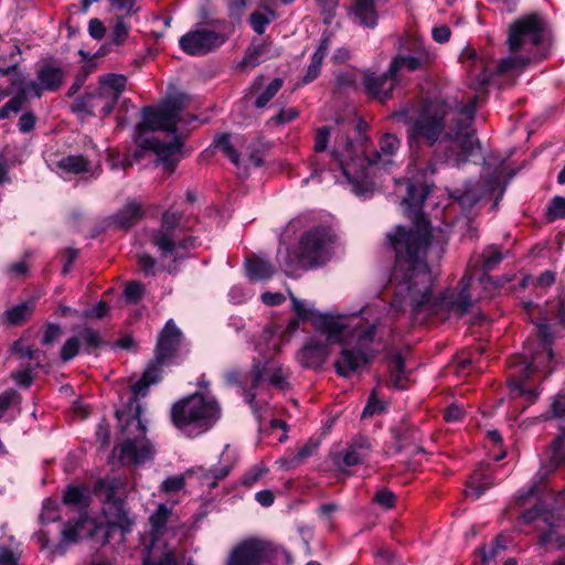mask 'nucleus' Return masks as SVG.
Wrapping results in <instances>:
<instances>
[{"label": "nucleus", "mask_w": 565, "mask_h": 565, "mask_svg": "<svg viewBox=\"0 0 565 565\" xmlns=\"http://www.w3.org/2000/svg\"><path fill=\"white\" fill-rule=\"evenodd\" d=\"M299 328V318L290 319L288 324L286 326L284 331H279L278 327L271 326L267 327L263 334H262V341L266 345V351L269 353H278L280 351V342L276 339V335H278L282 339L286 338L285 341H288L290 335Z\"/></svg>", "instance_id": "obj_25"}, {"label": "nucleus", "mask_w": 565, "mask_h": 565, "mask_svg": "<svg viewBox=\"0 0 565 565\" xmlns=\"http://www.w3.org/2000/svg\"><path fill=\"white\" fill-rule=\"evenodd\" d=\"M141 205L137 202H128L114 215L113 218L118 226L128 228L135 225L141 218Z\"/></svg>", "instance_id": "obj_29"}, {"label": "nucleus", "mask_w": 565, "mask_h": 565, "mask_svg": "<svg viewBox=\"0 0 565 565\" xmlns=\"http://www.w3.org/2000/svg\"><path fill=\"white\" fill-rule=\"evenodd\" d=\"M374 501L385 509H391L395 503V495L392 491L382 489L376 492Z\"/></svg>", "instance_id": "obj_59"}, {"label": "nucleus", "mask_w": 565, "mask_h": 565, "mask_svg": "<svg viewBox=\"0 0 565 565\" xmlns=\"http://www.w3.org/2000/svg\"><path fill=\"white\" fill-rule=\"evenodd\" d=\"M228 297L233 303L239 305L247 301L252 297V292L242 286H233L228 292Z\"/></svg>", "instance_id": "obj_56"}, {"label": "nucleus", "mask_w": 565, "mask_h": 565, "mask_svg": "<svg viewBox=\"0 0 565 565\" xmlns=\"http://www.w3.org/2000/svg\"><path fill=\"white\" fill-rule=\"evenodd\" d=\"M35 116L31 111L23 113L19 119L18 127L21 132H30L35 126Z\"/></svg>", "instance_id": "obj_60"}, {"label": "nucleus", "mask_w": 565, "mask_h": 565, "mask_svg": "<svg viewBox=\"0 0 565 565\" xmlns=\"http://www.w3.org/2000/svg\"><path fill=\"white\" fill-rule=\"evenodd\" d=\"M202 472V478L206 481L207 486L214 487L216 481L224 478L228 473V468H221L216 470L204 471L202 468L198 469Z\"/></svg>", "instance_id": "obj_52"}, {"label": "nucleus", "mask_w": 565, "mask_h": 565, "mask_svg": "<svg viewBox=\"0 0 565 565\" xmlns=\"http://www.w3.org/2000/svg\"><path fill=\"white\" fill-rule=\"evenodd\" d=\"M428 192L427 186L407 182V195L402 205L404 213L415 225L411 228L396 226L387 234V239L395 252V265L390 279L393 300L387 310L392 318L407 310L413 313H445L447 317H460L472 303L469 292L471 276L462 277L459 290H448L438 300H431L433 275L426 259L433 253L439 257L446 237L443 231L430 228L422 214Z\"/></svg>", "instance_id": "obj_1"}, {"label": "nucleus", "mask_w": 565, "mask_h": 565, "mask_svg": "<svg viewBox=\"0 0 565 565\" xmlns=\"http://www.w3.org/2000/svg\"><path fill=\"white\" fill-rule=\"evenodd\" d=\"M327 49L321 44L318 50L313 53L311 56V62L308 66L307 73L305 74L302 78L303 84H308L312 81H315L321 71L322 61L326 56Z\"/></svg>", "instance_id": "obj_36"}, {"label": "nucleus", "mask_w": 565, "mask_h": 565, "mask_svg": "<svg viewBox=\"0 0 565 565\" xmlns=\"http://www.w3.org/2000/svg\"><path fill=\"white\" fill-rule=\"evenodd\" d=\"M94 490L103 500L102 512L105 522H96L94 519L88 518L86 513H82L75 523L67 522L65 524L62 532V543L50 550V554L56 552L63 554V544H73L79 539L93 537L98 534H102L103 543H107L109 531L115 527L120 529L124 533L130 531L132 520L129 518L121 499L125 492L124 482L118 478L100 480Z\"/></svg>", "instance_id": "obj_8"}, {"label": "nucleus", "mask_w": 565, "mask_h": 565, "mask_svg": "<svg viewBox=\"0 0 565 565\" xmlns=\"http://www.w3.org/2000/svg\"><path fill=\"white\" fill-rule=\"evenodd\" d=\"M189 104V97L177 94L163 100L157 107H146L142 110L140 127L147 130H161L174 134L179 122L190 124L198 118L193 115L183 116L182 111Z\"/></svg>", "instance_id": "obj_12"}, {"label": "nucleus", "mask_w": 565, "mask_h": 565, "mask_svg": "<svg viewBox=\"0 0 565 565\" xmlns=\"http://www.w3.org/2000/svg\"><path fill=\"white\" fill-rule=\"evenodd\" d=\"M370 444L365 437L355 438L345 449L343 462L351 467L359 465L369 454Z\"/></svg>", "instance_id": "obj_28"}, {"label": "nucleus", "mask_w": 565, "mask_h": 565, "mask_svg": "<svg viewBox=\"0 0 565 565\" xmlns=\"http://www.w3.org/2000/svg\"><path fill=\"white\" fill-rule=\"evenodd\" d=\"M491 486L490 477L483 472H475L467 482L466 494L479 499Z\"/></svg>", "instance_id": "obj_34"}, {"label": "nucleus", "mask_w": 565, "mask_h": 565, "mask_svg": "<svg viewBox=\"0 0 565 565\" xmlns=\"http://www.w3.org/2000/svg\"><path fill=\"white\" fill-rule=\"evenodd\" d=\"M275 273L270 263L260 258H252L246 260V274L250 280H266Z\"/></svg>", "instance_id": "obj_30"}, {"label": "nucleus", "mask_w": 565, "mask_h": 565, "mask_svg": "<svg viewBox=\"0 0 565 565\" xmlns=\"http://www.w3.org/2000/svg\"><path fill=\"white\" fill-rule=\"evenodd\" d=\"M358 81V73L355 71L341 72L337 76V84L339 87L349 88L354 87Z\"/></svg>", "instance_id": "obj_55"}, {"label": "nucleus", "mask_w": 565, "mask_h": 565, "mask_svg": "<svg viewBox=\"0 0 565 565\" xmlns=\"http://www.w3.org/2000/svg\"><path fill=\"white\" fill-rule=\"evenodd\" d=\"M17 397L18 394L14 391H6L0 394V418L4 415Z\"/></svg>", "instance_id": "obj_61"}, {"label": "nucleus", "mask_w": 565, "mask_h": 565, "mask_svg": "<svg viewBox=\"0 0 565 565\" xmlns=\"http://www.w3.org/2000/svg\"><path fill=\"white\" fill-rule=\"evenodd\" d=\"M86 501V490L77 487V486H70L66 488L64 495H63V502L68 505H76L82 507L84 505Z\"/></svg>", "instance_id": "obj_37"}, {"label": "nucleus", "mask_w": 565, "mask_h": 565, "mask_svg": "<svg viewBox=\"0 0 565 565\" xmlns=\"http://www.w3.org/2000/svg\"><path fill=\"white\" fill-rule=\"evenodd\" d=\"M143 294V286L139 281H130L125 288V297L129 302H137Z\"/></svg>", "instance_id": "obj_53"}, {"label": "nucleus", "mask_w": 565, "mask_h": 565, "mask_svg": "<svg viewBox=\"0 0 565 565\" xmlns=\"http://www.w3.org/2000/svg\"><path fill=\"white\" fill-rule=\"evenodd\" d=\"M212 146L226 156L239 170L241 175L247 174L250 167H260L263 160L259 156L248 151L246 139L241 135L224 134L217 136Z\"/></svg>", "instance_id": "obj_15"}, {"label": "nucleus", "mask_w": 565, "mask_h": 565, "mask_svg": "<svg viewBox=\"0 0 565 565\" xmlns=\"http://www.w3.org/2000/svg\"><path fill=\"white\" fill-rule=\"evenodd\" d=\"M562 437H558L553 443V454L551 457V461L548 465H542L539 472L536 473L535 478H537L540 481L546 478V476L552 472L558 465V448L561 447Z\"/></svg>", "instance_id": "obj_40"}, {"label": "nucleus", "mask_w": 565, "mask_h": 565, "mask_svg": "<svg viewBox=\"0 0 565 565\" xmlns=\"http://www.w3.org/2000/svg\"><path fill=\"white\" fill-rule=\"evenodd\" d=\"M170 514L171 509L166 504H159L158 509L150 515L153 541L148 551V556L143 561V565H177L173 551L167 545L161 551L157 539L163 532Z\"/></svg>", "instance_id": "obj_17"}, {"label": "nucleus", "mask_w": 565, "mask_h": 565, "mask_svg": "<svg viewBox=\"0 0 565 565\" xmlns=\"http://www.w3.org/2000/svg\"><path fill=\"white\" fill-rule=\"evenodd\" d=\"M79 350V339L77 337L70 338L62 347L61 359L70 361L77 355Z\"/></svg>", "instance_id": "obj_48"}, {"label": "nucleus", "mask_w": 565, "mask_h": 565, "mask_svg": "<svg viewBox=\"0 0 565 565\" xmlns=\"http://www.w3.org/2000/svg\"><path fill=\"white\" fill-rule=\"evenodd\" d=\"M57 167L66 173L78 174L87 172L93 177H97L102 170L99 164H93L82 154L62 158L58 161Z\"/></svg>", "instance_id": "obj_26"}, {"label": "nucleus", "mask_w": 565, "mask_h": 565, "mask_svg": "<svg viewBox=\"0 0 565 565\" xmlns=\"http://www.w3.org/2000/svg\"><path fill=\"white\" fill-rule=\"evenodd\" d=\"M292 309L295 310L297 317L299 319H311L312 322L320 315L316 313L315 309L307 305L305 301L296 298L292 294H290Z\"/></svg>", "instance_id": "obj_39"}, {"label": "nucleus", "mask_w": 565, "mask_h": 565, "mask_svg": "<svg viewBox=\"0 0 565 565\" xmlns=\"http://www.w3.org/2000/svg\"><path fill=\"white\" fill-rule=\"evenodd\" d=\"M349 14L354 23L364 28H374L379 20L376 0H353Z\"/></svg>", "instance_id": "obj_24"}, {"label": "nucleus", "mask_w": 565, "mask_h": 565, "mask_svg": "<svg viewBox=\"0 0 565 565\" xmlns=\"http://www.w3.org/2000/svg\"><path fill=\"white\" fill-rule=\"evenodd\" d=\"M524 309L530 318H533V311L537 310L541 315V322L536 323L540 337V351L518 354L509 361L510 375L508 380L509 387L512 392L525 396L529 403H533L537 393L527 390L524 382L531 377L534 372L547 370L548 363L553 359L552 342L555 333L548 321L555 320L559 326L565 327V298L559 295L556 299L547 301L544 308L535 306L529 301L524 303Z\"/></svg>", "instance_id": "obj_7"}, {"label": "nucleus", "mask_w": 565, "mask_h": 565, "mask_svg": "<svg viewBox=\"0 0 565 565\" xmlns=\"http://www.w3.org/2000/svg\"><path fill=\"white\" fill-rule=\"evenodd\" d=\"M334 236L326 227H317L307 232L291 258L289 250H278V262L287 275H295L298 268H311L327 263L333 254Z\"/></svg>", "instance_id": "obj_9"}, {"label": "nucleus", "mask_w": 565, "mask_h": 565, "mask_svg": "<svg viewBox=\"0 0 565 565\" xmlns=\"http://www.w3.org/2000/svg\"><path fill=\"white\" fill-rule=\"evenodd\" d=\"M554 281L555 274L551 270H546L535 278L531 276L524 277L522 279L521 286L524 288L531 284L536 287L545 288L553 285Z\"/></svg>", "instance_id": "obj_41"}, {"label": "nucleus", "mask_w": 565, "mask_h": 565, "mask_svg": "<svg viewBox=\"0 0 565 565\" xmlns=\"http://www.w3.org/2000/svg\"><path fill=\"white\" fill-rule=\"evenodd\" d=\"M181 338L182 333L179 328L173 320H169L159 335L154 361L146 369L142 377L132 385L129 411L116 412L121 429L126 434V440L121 445L119 455L124 463L139 465L153 457V447L146 438L147 428L141 419V406L138 397L145 396L148 387L160 380V367L173 358Z\"/></svg>", "instance_id": "obj_5"}, {"label": "nucleus", "mask_w": 565, "mask_h": 565, "mask_svg": "<svg viewBox=\"0 0 565 565\" xmlns=\"http://www.w3.org/2000/svg\"><path fill=\"white\" fill-rule=\"evenodd\" d=\"M89 35L95 40H102L105 35L106 29L100 20L92 19L88 24Z\"/></svg>", "instance_id": "obj_63"}, {"label": "nucleus", "mask_w": 565, "mask_h": 565, "mask_svg": "<svg viewBox=\"0 0 565 565\" xmlns=\"http://www.w3.org/2000/svg\"><path fill=\"white\" fill-rule=\"evenodd\" d=\"M266 10V13L263 12H254L250 14L249 22L253 28V30L258 33L263 34L265 32L266 26L276 19L275 10L273 9V6L263 7Z\"/></svg>", "instance_id": "obj_35"}, {"label": "nucleus", "mask_w": 565, "mask_h": 565, "mask_svg": "<svg viewBox=\"0 0 565 565\" xmlns=\"http://www.w3.org/2000/svg\"><path fill=\"white\" fill-rule=\"evenodd\" d=\"M475 99L451 108L445 103L429 102L417 109L403 108L393 117L407 125L409 147L427 142L445 146V161L454 167L467 162L480 150L479 140L471 126L475 116Z\"/></svg>", "instance_id": "obj_3"}, {"label": "nucleus", "mask_w": 565, "mask_h": 565, "mask_svg": "<svg viewBox=\"0 0 565 565\" xmlns=\"http://www.w3.org/2000/svg\"><path fill=\"white\" fill-rule=\"evenodd\" d=\"M484 268L492 270L504 258L503 253L495 246H490L483 253Z\"/></svg>", "instance_id": "obj_46"}, {"label": "nucleus", "mask_w": 565, "mask_h": 565, "mask_svg": "<svg viewBox=\"0 0 565 565\" xmlns=\"http://www.w3.org/2000/svg\"><path fill=\"white\" fill-rule=\"evenodd\" d=\"M399 148L401 140L393 134H385L372 156L363 157L343 128L321 127L316 132L315 154L310 159L311 177L324 170V161L329 158L330 170H339L350 191L358 196H367L374 189L369 168L387 169L395 166Z\"/></svg>", "instance_id": "obj_4"}, {"label": "nucleus", "mask_w": 565, "mask_h": 565, "mask_svg": "<svg viewBox=\"0 0 565 565\" xmlns=\"http://www.w3.org/2000/svg\"><path fill=\"white\" fill-rule=\"evenodd\" d=\"M480 198V193L473 186H469L462 192L460 190L456 191V199L463 209L472 207Z\"/></svg>", "instance_id": "obj_42"}, {"label": "nucleus", "mask_w": 565, "mask_h": 565, "mask_svg": "<svg viewBox=\"0 0 565 565\" xmlns=\"http://www.w3.org/2000/svg\"><path fill=\"white\" fill-rule=\"evenodd\" d=\"M34 300L30 299L21 302L4 312V320L11 326H18L24 322L34 310Z\"/></svg>", "instance_id": "obj_32"}, {"label": "nucleus", "mask_w": 565, "mask_h": 565, "mask_svg": "<svg viewBox=\"0 0 565 565\" xmlns=\"http://www.w3.org/2000/svg\"><path fill=\"white\" fill-rule=\"evenodd\" d=\"M225 42V36L210 29H196L181 36L180 47L190 55H204Z\"/></svg>", "instance_id": "obj_18"}, {"label": "nucleus", "mask_w": 565, "mask_h": 565, "mask_svg": "<svg viewBox=\"0 0 565 565\" xmlns=\"http://www.w3.org/2000/svg\"><path fill=\"white\" fill-rule=\"evenodd\" d=\"M288 371L275 360H268L263 365L255 364L252 371V387L245 393V401L252 407L255 416L260 422V409L266 404L265 401H258L259 391L266 383L284 390L288 386Z\"/></svg>", "instance_id": "obj_13"}, {"label": "nucleus", "mask_w": 565, "mask_h": 565, "mask_svg": "<svg viewBox=\"0 0 565 565\" xmlns=\"http://www.w3.org/2000/svg\"><path fill=\"white\" fill-rule=\"evenodd\" d=\"M267 473V469L264 466H254L243 477V484L246 487L254 486Z\"/></svg>", "instance_id": "obj_50"}, {"label": "nucleus", "mask_w": 565, "mask_h": 565, "mask_svg": "<svg viewBox=\"0 0 565 565\" xmlns=\"http://www.w3.org/2000/svg\"><path fill=\"white\" fill-rule=\"evenodd\" d=\"M547 40L544 20L536 13L525 15L515 21L509 31L508 44L511 52L524 51L529 55H512L501 60L495 66L490 56L479 54L473 47L466 46L460 53V61L480 86L486 85L494 74L522 70L531 61V56L540 55L539 46Z\"/></svg>", "instance_id": "obj_6"}, {"label": "nucleus", "mask_w": 565, "mask_h": 565, "mask_svg": "<svg viewBox=\"0 0 565 565\" xmlns=\"http://www.w3.org/2000/svg\"><path fill=\"white\" fill-rule=\"evenodd\" d=\"M60 518L57 503L51 499H45L42 507L40 519L43 523L54 522Z\"/></svg>", "instance_id": "obj_45"}, {"label": "nucleus", "mask_w": 565, "mask_h": 565, "mask_svg": "<svg viewBox=\"0 0 565 565\" xmlns=\"http://www.w3.org/2000/svg\"><path fill=\"white\" fill-rule=\"evenodd\" d=\"M390 380L388 385L394 388H405L404 382L407 381L408 376L404 369V360L399 354H395L390 359Z\"/></svg>", "instance_id": "obj_31"}, {"label": "nucleus", "mask_w": 565, "mask_h": 565, "mask_svg": "<svg viewBox=\"0 0 565 565\" xmlns=\"http://www.w3.org/2000/svg\"><path fill=\"white\" fill-rule=\"evenodd\" d=\"M282 86V81L279 78L273 79L266 89L256 98V106L263 108L267 103L278 93Z\"/></svg>", "instance_id": "obj_43"}, {"label": "nucleus", "mask_w": 565, "mask_h": 565, "mask_svg": "<svg viewBox=\"0 0 565 565\" xmlns=\"http://www.w3.org/2000/svg\"><path fill=\"white\" fill-rule=\"evenodd\" d=\"M266 51V46L262 43L255 44L253 43L248 50L246 51V54L243 60V65L245 66H256L262 61H264V54Z\"/></svg>", "instance_id": "obj_38"}, {"label": "nucleus", "mask_w": 565, "mask_h": 565, "mask_svg": "<svg viewBox=\"0 0 565 565\" xmlns=\"http://www.w3.org/2000/svg\"><path fill=\"white\" fill-rule=\"evenodd\" d=\"M363 82L366 93L383 103L391 98L392 93L398 83V76L396 74H391V67L388 66L387 72L381 75L365 73Z\"/></svg>", "instance_id": "obj_21"}, {"label": "nucleus", "mask_w": 565, "mask_h": 565, "mask_svg": "<svg viewBox=\"0 0 565 565\" xmlns=\"http://www.w3.org/2000/svg\"><path fill=\"white\" fill-rule=\"evenodd\" d=\"M321 13L324 15V22L329 23L334 17L339 0H317Z\"/></svg>", "instance_id": "obj_54"}, {"label": "nucleus", "mask_w": 565, "mask_h": 565, "mask_svg": "<svg viewBox=\"0 0 565 565\" xmlns=\"http://www.w3.org/2000/svg\"><path fill=\"white\" fill-rule=\"evenodd\" d=\"M78 339L84 342L87 351L94 350L103 343L99 333L90 328L82 330Z\"/></svg>", "instance_id": "obj_44"}, {"label": "nucleus", "mask_w": 565, "mask_h": 565, "mask_svg": "<svg viewBox=\"0 0 565 565\" xmlns=\"http://www.w3.org/2000/svg\"><path fill=\"white\" fill-rule=\"evenodd\" d=\"M99 97L100 94L96 90L95 93H90L78 98L74 104V110L87 113L89 115H96V113H99L104 116V100Z\"/></svg>", "instance_id": "obj_33"}, {"label": "nucleus", "mask_w": 565, "mask_h": 565, "mask_svg": "<svg viewBox=\"0 0 565 565\" xmlns=\"http://www.w3.org/2000/svg\"><path fill=\"white\" fill-rule=\"evenodd\" d=\"M548 215L553 220L565 217V198L556 196L551 201Z\"/></svg>", "instance_id": "obj_51"}, {"label": "nucleus", "mask_w": 565, "mask_h": 565, "mask_svg": "<svg viewBox=\"0 0 565 565\" xmlns=\"http://www.w3.org/2000/svg\"><path fill=\"white\" fill-rule=\"evenodd\" d=\"M97 92L104 100V116L109 115L126 89L127 77L121 74H105L99 77Z\"/></svg>", "instance_id": "obj_20"}, {"label": "nucleus", "mask_w": 565, "mask_h": 565, "mask_svg": "<svg viewBox=\"0 0 565 565\" xmlns=\"http://www.w3.org/2000/svg\"><path fill=\"white\" fill-rule=\"evenodd\" d=\"M145 148L153 150L158 157V161L162 163L163 169L171 173L177 162V154L180 151L181 141L178 138H174L170 142H160L154 139L146 140Z\"/></svg>", "instance_id": "obj_23"}, {"label": "nucleus", "mask_w": 565, "mask_h": 565, "mask_svg": "<svg viewBox=\"0 0 565 565\" xmlns=\"http://www.w3.org/2000/svg\"><path fill=\"white\" fill-rule=\"evenodd\" d=\"M22 83L24 84L22 74H14L12 76L11 85L15 89L17 94L0 108V118H8L11 113L17 114L21 110L25 99L33 97L31 94L23 92Z\"/></svg>", "instance_id": "obj_27"}, {"label": "nucleus", "mask_w": 565, "mask_h": 565, "mask_svg": "<svg viewBox=\"0 0 565 565\" xmlns=\"http://www.w3.org/2000/svg\"><path fill=\"white\" fill-rule=\"evenodd\" d=\"M129 25L126 23L122 17H118L115 21V25L113 29V41L114 43L120 45L124 43L126 38L128 36Z\"/></svg>", "instance_id": "obj_47"}, {"label": "nucleus", "mask_w": 565, "mask_h": 565, "mask_svg": "<svg viewBox=\"0 0 565 565\" xmlns=\"http://www.w3.org/2000/svg\"><path fill=\"white\" fill-rule=\"evenodd\" d=\"M64 79V73L60 67L43 65L36 72V81L23 76V92L34 97H40L44 90H56Z\"/></svg>", "instance_id": "obj_19"}, {"label": "nucleus", "mask_w": 565, "mask_h": 565, "mask_svg": "<svg viewBox=\"0 0 565 565\" xmlns=\"http://www.w3.org/2000/svg\"><path fill=\"white\" fill-rule=\"evenodd\" d=\"M541 521L544 523L541 527V543L552 548L565 550V520L554 521L553 515L544 514Z\"/></svg>", "instance_id": "obj_22"}, {"label": "nucleus", "mask_w": 565, "mask_h": 565, "mask_svg": "<svg viewBox=\"0 0 565 565\" xmlns=\"http://www.w3.org/2000/svg\"><path fill=\"white\" fill-rule=\"evenodd\" d=\"M381 302L369 305L360 313L319 315L308 337L296 353V361L305 369H319L330 354V344L338 343L342 350L334 362L337 373L350 376L365 365L371 356L374 332L384 317Z\"/></svg>", "instance_id": "obj_2"}, {"label": "nucleus", "mask_w": 565, "mask_h": 565, "mask_svg": "<svg viewBox=\"0 0 565 565\" xmlns=\"http://www.w3.org/2000/svg\"><path fill=\"white\" fill-rule=\"evenodd\" d=\"M431 55L420 39H406L397 55L391 61V74L399 76L402 72H414L426 67Z\"/></svg>", "instance_id": "obj_16"}, {"label": "nucleus", "mask_w": 565, "mask_h": 565, "mask_svg": "<svg viewBox=\"0 0 565 565\" xmlns=\"http://www.w3.org/2000/svg\"><path fill=\"white\" fill-rule=\"evenodd\" d=\"M289 554L269 541L249 537L228 553L225 565H289Z\"/></svg>", "instance_id": "obj_11"}, {"label": "nucleus", "mask_w": 565, "mask_h": 565, "mask_svg": "<svg viewBox=\"0 0 565 565\" xmlns=\"http://www.w3.org/2000/svg\"><path fill=\"white\" fill-rule=\"evenodd\" d=\"M12 351L19 354L21 359H35V351L31 347L25 345L21 340L13 344Z\"/></svg>", "instance_id": "obj_62"}, {"label": "nucleus", "mask_w": 565, "mask_h": 565, "mask_svg": "<svg viewBox=\"0 0 565 565\" xmlns=\"http://www.w3.org/2000/svg\"><path fill=\"white\" fill-rule=\"evenodd\" d=\"M173 425L186 436L209 430L220 418V407L210 395L195 393L175 403L171 409Z\"/></svg>", "instance_id": "obj_10"}, {"label": "nucleus", "mask_w": 565, "mask_h": 565, "mask_svg": "<svg viewBox=\"0 0 565 565\" xmlns=\"http://www.w3.org/2000/svg\"><path fill=\"white\" fill-rule=\"evenodd\" d=\"M551 407L554 416H565V394H557L553 398Z\"/></svg>", "instance_id": "obj_64"}, {"label": "nucleus", "mask_w": 565, "mask_h": 565, "mask_svg": "<svg viewBox=\"0 0 565 565\" xmlns=\"http://www.w3.org/2000/svg\"><path fill=\"white\" fill-rule=\"evenodd\" d=\"M180 216L172 212L162 215V223L159 231L152 235V244L158 247L162 257L177 255L179 248L189 249L195 247L194 238L180 239L182 228Z\"/></svg>", "instance_id": "obj_14"}, {"label": "nucleus", "mask_w": 565, "mask_h": 565, "mask_svg": "<svg viewBox=\"0 0 565 565\" xmlns=\"http://www.w3.org/2000/svg\"><path fill=\"white\" fill-rule=\"evenodd\" d=\"M111 8L125 12L127 15H132L138 11L136 0H109Z\"/></svg>", "instance_id": "obj_58"}, {"label": "nucleus", "mask_w": 565, "mask_h": 565, "mask_svg": "<svg viewBox=\"0 0 565 565\" xmlns=\"http://www.w3.org/2000/svg\"><path fill=\"white\" fill-rule=\"evenodd\" d=\"M183 487H184V477L179 475V476L169 477L166 480H163L160 486V490L164 493H172V492H177V491L183 489Z\"/></svg>", "instance_id": "obj_49"}, {"label": "nucleus", "mask_w": 565, "mask_h": 565, "mask_svg": "<svg viewBox=\"0 0 565 565\" xmlns=\"http://www.w3.org/2000/svg\"><path fill=\"white\" fill-rule=\"evenodd\" d=\"M384 408V404L381 401H379L375 393L373 392L369 398L366 406L364 407L362 417L373 416L374 414L382 412Z\"/></svg>", "instance_id": "obj_57"}]
</instances>
